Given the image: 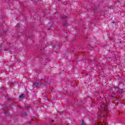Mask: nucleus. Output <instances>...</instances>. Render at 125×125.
Wrapping results in <instances>:
<instances>
[{"label": "nucleus", "mask_w": 125, "mask_h": 125, "mask_svg": "<svg viewBox=\"0 0 125 125\" xmlns=\"http://www.w3.org/2000/svg\"><path fill=\"white\" fill-rule=\"evenodd\" d=\"M33 84H35V85H36L37 87H41V86H42V84H40L38 83H33Z\"/></svg>", "instance_id": "1"}, {"label": "nucleus", "mask_w": 125, "mask_h": 125, "mask_svg": "<svg viewBox=\"0 0 125 125\" xmlns=\"http://www.w3.org/2000/svg\"><path fill=\"white\" fill-rule=\"evenodd\" d=\"M24 97H25L24 94H22L21 95L19 96L20 98H24Z\"/></svg>", "instance_id": "2"}, {"label": "nucleus", "mask_w": 125, "mask_h": 125, "mask_svg": "<svg viewBox=\"0 0 125 125\" xmlns=\"http://www.w3.org/2000/svg\"><path fill=\"white\" fill-rule=\"evenodd\" d=\"M63 26H64V27H67V23H64V24H63Z\"/></svg>", "instance_id": "3"}, {"label": "nucleus", "mask_w": 125, "mask_h": 125, "mask_svg": "<svg viewBox=\"0 0 125 125\" xmlns=\"http://www.w3.org/2000/svg\"><path fill=\"white\" fill-rule=\"evenodd\" d=\"M62 18L65 19V18H67V17H62Z\"/></svg>", "instance_id": "4"}, {"label": "nucleus", "mask_w": 125, "mask_h": 125, "mask_svg": "<svg viewBox=\"0 0 125 125\" xmlns=\"http://www.w3.org/2000/svg\"><path fill=\"white\" fill-rule=\"evenodd\" d=\"M52 123L54 122V120L52 121Z\"/></svg>", "instance_id": "5"}, {"label": "nucleus", "mask_w": 125, "mask_h": 125, "mask_svg": "<svg viewBox=\"0 0 125 125\" xmlns=\"http://www.w3.org/2000/svg\"><path fill=\"white\" fill-rule=\"evenodd\" d=\"M25 115H26L27 114V112H25Z\"/></svg>", "instance_id": "6"}]
</instances>
